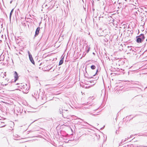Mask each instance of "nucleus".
<instances>
[{"instance_id": "5", "label": "nucleus", "mask_w": 147, "mask_h": 147, "mask_svg": "<svg viewBox=\"0 0 147 147\" xmlns=\"http://www.w3.org/2000/svg\"><path fill=\"white\" fill-rule=\"evenodd\" d=\"M63 59L62 58L60 61L59 65H61L63 63Z\"/></svg>"}, {"instance_id": "6", "label": "nucleus", "mask_w": 147, "mask_h": 147, "mask_svg": "<svg viewBox=\"0 0 147 147\" xmlns=\"http://www.w3.org/2000/svg\"><path fill=\"white\" fill-rule=\"evenodd\" d=\"M91 68L92 69H95L96 68V66L94 65H92L91 66Z\"/></svg>"}, {"instance_id": "9", "label": "nucleus", "mask_w": 147, "mask_h": 147, "mask_svg": "<svg viewBox=\"0 0 147 147\" xmlns=\"http://www.w3.org/2000/svg\"><path fill=\"white\" fill-rule=\"evenodd\" d=\"M89 50H90V48H89L88 49L87 51V53H88L89 52Z\"/></svg>"}, {"instance_id": "2", "label": "nucleus", "mask_w": 147, "mask_h": 147, "mask_svg": "<svg viewBox=\"0 0 147 147\" xmlns=\"http://www.w3.org/2000/svg\"><path fill=\"white\" fill-rule=\"evenodd\" d=\"M28 53L29 54V59H30V61L33 64H34L35 62L33 59V58L32 57V55L30 54V53L29 51H28Z\"/></svg>"}, {"instance_id": "1", "label": "nucleus", "mask_w": 147, "mask_h": 147, "mask_svg": "<svg viewBox=\"0 0 147 147\" xmlns=\"http://www.w3.org/2000/svg\"><path fill=\"white\" fill-rule=\"evenodd\" d=\"M138 37L136 40V42L138 43H141L144 41L145 38L143 34H141Z\"/></svg>"}, {"instance_id": "7", "label": "nucleus", "mask_w": 147, "mask_h": 147, "mask_svg": "<svg viewBox=\"0 0 147 147\" xmlns=\"http://www.w3.org/2000/svg\"><path fill=\"white\" fill-rule=\"evenodd\" d=\"M13 10L14 9H12V10H11V12L10 13V18H11V16H12V12H13Z\"/></svg>"}, {"instance_id": "4", "label": "nucleus", "mask_w": 147, "mask_h": 147, "mask_svg": "<svg viewBox=\"0 0 147 147\" xmlns=\"http://www.w3.org/2000/svg\"><path fill=\"white\" fill-rule=\"evenodd\" d=\"M40 30V27H38L36 31L35 36H37L39 34V31Z\"/></svg>"}, {"instance_id": "8", "label": "nucleus", "mask_w": 147, "mask_h": 147, "mask_svg": "<svg viewBox=\"0 0 147 147\" xmlns=\"http://www.w3.org/2000/svg\"><path fill=\"white\" fill-rule=\"evenodd\" d=\"M98 69H97V71H96V74H95L94 75V76H95L96 75V74H97V72H98Z\"/></svg>"}, {"instance_id": "3", "label": "nucleus", "mask_w": 147, "mask_h": 147, "mask_svg": "<svg viewBox=\"0 0 147 147\" xmlns=\"http://www.w3.org/2000/svg\"><path fill=\"white\" fill-rule=\"evenodd\" d=\"M14 81L16 82L18 78V74L17 72L15 71L14 72Z\"/></svg>"}, {"instance_id": "10", "label": "nucleus", "mask_w": 147, "mask_h": 147, "mask_svg": "<svg viewBox=\"0 0 147 147\" xmlns=\"http://www.w3.org/2000/svg\"><path fill=\"white\" fill-rule=\"evenodd\" d=\"M125 0V1H126V0Z\"/></svg>"}]
</instances>
